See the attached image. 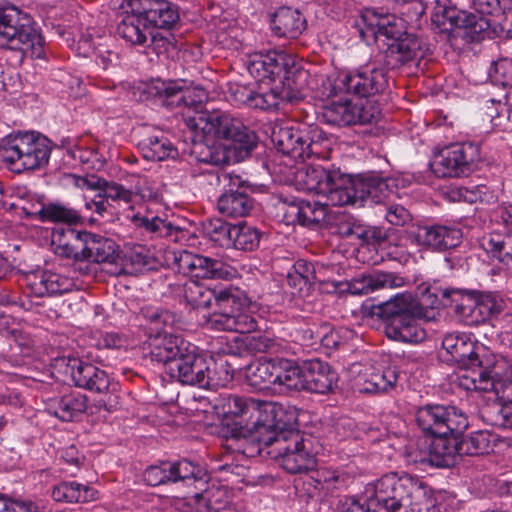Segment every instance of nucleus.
Returning <instances> with one entry per match:
<instances>
[{
    "label": "nucleus",
    "mask_w": 512,
    "mask_h": 512,
    "mask_svg": "<svg viewBox=\"0 0 512 512\" xmlns=\"http://www.w3.org/2000/svg\"><path fill=\"white\" fill-rule=\"evenodd\" d=\"M504 367V361L496 358L494 367L487 369L484 374H479V378L473 377L472 386H467V389L480 392L493 391L505 403L504 405H512V375L503 377Z\"/></svg>",
    "instance_id": "27"
},
{
    "label": "nucleus",
    "mask_w": 512,
    "mask_h": 512,
    "mask_svg": "<svg viewBox=\"0 0 512 512\" xmlns=\"http://www.w3.org/2000/svg\"><path fill=\"white\" fill-rule=\"evenodd\" d=\"M480 160V147L472 142L454 143L439 151L430 164L438 178L469 175Z\"/></svg>",
    "instance_id": "20"
},
{
    "label": "nucleus",
    "mask_w": 512,
    "mask_h": 512,
    "mask_svg": "<svg viewBox=\"0 0 512 512\" xmlns=\"http://www.w3.org/2000/svg\"><path fill=\"white\" fill-rule=\"evenodd\" d=\"M314 277V267L312 263L300 259L296 261L288 271L287 279L291 286H297L303 283L306 285Z\"/></svg>",
    "instance_id": "56"
},
{
    "label": "nucleus",
    "mask_w": 512,
    "mask_h": 512,
    "mask_svg": "<svg viewBox=\"0 0 512 512\" xmlns=\"http://www.w3.org/2000/svg\"><path fill=\"white\" fill-rule=\"evenodd\" d=\"M209 477L207 471L198 463L187 458L175 461H161L147 467L143 473V480L149 486H160L182 482L184 485H194L200 489Z\"/></svg>",
    "instance_id": "18"
},
{
    "label": "nucleus",
    "mask_w": 512,
    "mask_h": 512,
    "mask_svg": "<svg viewBox=\"0 0 512 512\" xmlns=\"http://www.w3.org/2000/svg\"><path fill=\"white\" fill-rule=\"evenodd\" d=\"M212 359L206 358L197 350L187 371L181 380L182 385L196 386L203 389H218L212 378L217 377L215 366H212Z\"/></svg>",
    "instance_id": "35"
},
{
    "label": "nucleus",
    "mask_w": 512,
    "mask_h": 512,
    "mask_svg": "<svg viewBox=\"0 0 512 512\" xmlns=\"http://www.w3.org/2000/svg\"><path fill=\"white\" fill-rule=\"evenodd\" d=\"M127 345V339L117 332L102 333L97 340L95 352L90 351L89 357L91 361L101 365H110L107 358H104L101 353L104 350H120Z\"/></svg>",
    "instance_id": "51"
},
{
    "label": "nucleus",
    "mask_w": 512,
    "mask_h": 512,
    "mask_svg": "<svg viewBox=\"0 0 512 512\" xmlns=\"http://www.w3.org/2000/svg\"><path fill=\"white\" fill-rule=\"evenodd\" d=\"M276 361H255L245 369V381L256 391H264L274 386Z\"/></svg>",
    "instance_id": "40"
},
{
    "label": "nucleus",
    "mask_w": 512,
    "mask_h": 512,
    "mask_svg": "<svg viewBox=\"0 0 512 512\" xmlns=\"http://www.w3.org/2000/svg\"><path fill=\"white\" fill-rule=\"evenodd\" d=\"M198 161L206 164L220 166L228 162V157L222 148L210 146H198Z\"/></svg>",
    "instance_id": "58"
},
{
    "label": "nucleus",
    "mask_w": 512,
    "mask_h": 512,
    "mask_svg": "<svg viewBox=\"0 0 512 512\" xmlns=\"http://www.w3.org/2000/svg\"><path fill=\"white\" fill-rule=\"evenodd\" d=\"M305 183L309 191L324 200L286 197L277 204V217L285 225H300L312 230L330 223L329 206L378 204L393 192L394 180L378 174L352 176L339 168L310 166Z\"/></svg>",
    "instance_id": "2"
},
{
    "label": "nucleus",
    "mask_w": 512,
    "mask_h": 512,
    "mask_svg": "<svg viewBox=\"0 0 512 512\" xmlns=\"http://www.w3.org/2000/svg\"><path fill=\"white\" fill-rule=\"evenodd\" d=\"M244 345L251 353H269L275 350V339L266 334L256 333L245 337Z\"/></svg>",
    "instance_id": "57"
},
{
    "label": "nucleus",
    "mask_w": 512,
    "mask_h": 512,
    "mask_svg": "<svg viewBox=\"0 0 512 512\" xmlns=\"http://www.w3.org/2000/svg\"><path fill=\"white\" fill-rule=\"evenodd\" d=\"M354 27L363 41L377 43L380 51L373 61L341 76L336 85L339 89L360 95L383 93L388 87V70L416 64L429 50L426 40L410 32L408 22L394 13H379L366 8Z\"/></svg>",
    "instance_id": "1"
},
{
    "label": "nucleus",
    "mask_w": 512,
    "mask_h": 512,
    "mask_svg": "<svg viewBox=\"0 0 512 512\" xmlns=\"http://www.w3.org/2000/svg\"><path fill=\"white\" fill-rule=\"evenodd\" d=\"M462 231L455 225H423L418 228L417 241L434 251H446L460 245Z\"/></svg>",
    "instance_id": "28"
},
{
    "label": "nucleus",
    "mask_w": 512,
    "mask_h": 512,
    "mask_svg": "<svg viewBox=\"0 0 512 512\" xmlns=\"http://www.w3.org/2000/svg\"><path fill=\"white\" fill-rule=\"evenodd\" d=\"M303 390L327 394L337 387L338 374L329 363L318 358L302 361Z\"/></svg>",
    "instance_id": "24"
},
{
    "label": "nucleus",
    "mask_w": 512,
    "mask_h": 512,
    "mask_svg": "<svg viewBox=\"0 0 512 512\" xmlns=\"http://www.w3.org/2000/svg\"><path fill=\"white\" fill-rule=\"evenodd\" d=\"M86 231H78L71 227L54 229L52 232V245L55 248L61 247L64 243L72 242L84 237Z\"/></svg>",
    "instance_id": "63"
},
{
    "label": "nucleus",
    "mask_w": 512,
    "mask_h": 512,
    "mask_svg": "<svg viewBox=\"0 0 512 512\" xmlns=\"http://www.w3.org/2000/svg\"><path fill=\"white\" fill-rule=\"evenodd\" d=\"M218 180L223 184V192L217 200L219 213L230 218L248 216L255 204L251 197L254 185L233 171H222Z\"/></svg>",
    "instance_id": "21"
},
{
    "label": "nucleus",
    "mask_w": 512,
    "mask_h": 512,
    "mask_svg": "<svg viewBox=\"0 0 512 512\" xmlns=\"http://www.w3.org/2000/svg\"><path fill=\"white\" fill-rule=\"evenodd\" d=\"M175 263L180 271L200 279L229 280L237 275V270L220 259H215L187 250L175 255Z\"/></svg>",
    "instance_id": "22"
},
{
    "label": "nucleus",
    "mask_w": 512,
    "mask_h": 512,
    "mask_svg": "<svg viewBox=\"0 0 512 512\" xmlns=\"http://www.w3.org/2000/svg\"><path fill=\"white\" fill-rule=\"evenodd\" d=\"M232 231L231 248L245 252L254 251L258 248L261 232L256 227L247 223H239L234 225Z\"/></svg>",
    "instance_id": "48"
},
{
    "label": "nucleus",
    "mask_w": 512,
    "mask_h": 512,
    "mask_svg": "<svg viewBox=\"0 0 512 512\" xmlns=\"http://www.w3.org/2000/svg\"><path fill=\"white\" fill-rule=\"evenodd\" d=\"M138 319L147 335L148 357L152 362L163 365L165 373L180 383L198 347L167 331L173 327L175 315L166 309L144 306Z\"/></svg>",
    "instance_id": "5"
},
{
    "label": "nucleus",
    "mask_w": 512,
    "mask_h": 512,
    "mask_svg": "<svg viewBox=\"0 0 512 512\" xmlns=\"http://www.w3.org/2000/svg\"><path fill=\"white\" fill-rule=\"evenodd\" d=\"M489 78L494 85L503 88L512 87V59L500 58L494 61L489 71Z\"/></svg>",
    "instance_id": "55"
},
{
    "label": "nucleus",
    "mask_w": 512,
    "mask_h": 512,
    "mask_svg": "<svg viewBox=\"0 0 512 512\" xmlns=\"http://www.w3.org/2000/svg\"><path fill=\"white\" fill-rule=\"evenodd\" d=\"M138 148L144 159L153 162L175 159L178 149L162 131H157L141 139Z\"/></svg>",
    "instance_id": "34"
},
{
    "label": "nucleus",
    "mask_w": 512,
    "mask_h": 512,
    "mask_svg": "<svg viewBox=\"0 0 512 512\" xmlns=\"http://www.w3.org/2000/svg\"><path fill=\"white\" fill-rule=\"evenodd\" d=\"M483 246L493 258L506 266H512V233L491 235Z\"/></svg>",
    "instance_id": "49"
},
{
    "label": "nucleus",
    "mask_w": 512,
    "mask_h": 512,
    "mask_svg": "<svg viewBox=\"0 0 512 512\" xmlns=\"http://www.w3.org/2000/svg\"><path fill=\"white\" fill-rule=\"evenodd\" d=\"M464 15L465 11H460L456 7L438 4L431 19L441 31H451L461 28Z\"/></svg>",
    "instance_id": "50"
},
{
    "label": "nucleus",
    "mask_w": 512,
    "mask_h": 512,
    "mask_svg": "<svg viewBox=\"0 0 512 512\" xmlns=\"http://www.w3.org/2000/svg\"><path fill=\"white\" fill-rule=\"evenodd\" d=\"M26 280L27 291L25 293L27 297L41 298L64 294L71 291L75 286L72 278L49 270L32 273L27 276Z\"/></svg>",
    "instance_id": "26"
},
{
    "label": "nucleus",
    "mask_w": 512,
    "mask_h": 512,
    "mask_svg": "<svg viewBox=\"0 0 512 512\" xmlns=\"http://www.w3.org/2000/svg\"><path fill=\"white\" fill-rule=\"evenodd\" d=\"M492 20L481 14L466 13L463 17L461 28L465 30V35L471 41H481L486 35H489V29Z\"/></svg>",
    "instance_id": "52"
},
{
    "label": "nucleus",
    "mask_w": 512,
    "mask_h": 512,
    "mask_svg": "<svg viewBox=\"0 0 512 512\" xmlns=\"http://www.w3.org/2000/svg\"><path fill=\"white\" fill-rule=\"evenodd\" d=\"M367 495L385 512H440L428 485L407 473L383 475L367 485Z\"/></svg>",
    "instance_id": "10"
},
{
    "label": "nucleus",
    "mask_w": 512,
    "mask_h": 512,
    "mask_svg": "<svg viewBox=\"0 0 512 512\" xmlns=\"http://www.w3.org/2000/svg\"><path fill=\"white\" fill-rule=\"evenodd\" d=\"M329 224L331 225L332 233L343 238L366 241L369 237L368 229L349 214H339Z\"/></svg>",
    "instance_id": "47"
},
{
    "label": "nucleus",
    "mask_w": 512,
    "mask_h": 512,
    "mask_svg": "<svg viewBox=\"0 0 512 512\" xmlns=\"http://www.w3.org/2000/svg\"><path fill=\"white\" fill-rule=\"evenodd\" d=\"M75 151V158L68 163L72 167L80 166L84 170L101 171L107 163L104 147L99 144L84 146L80 143Z\"/></svg>",
    "instance_id": "45"
},
{
    "label": "nucleus",
    "mask_w": 512,
    "mask_h": 512,
    "mask_svg": "<svg viewBox=\"0 0 512 512\" xmlns=\"http://www.w3.org/2000/svg\"><path fill=\"white\" fill-rule=\"evenodd\" d=\"M415 422L425 437L462 434L469 426L467 415L455 406L427 404L415 412Z\"/></svg>",
    "instance_id": "19"
},
{
    "label": "nucleus",
    "mask_w": 512,
    "mask_h": 512,
    "mask_svg": "<svg viewBox=\"0 0 512 512\" xmlns=\"http://www.w3.org/2000/svg\"><path fill=\"white\" fill-rule=\"evenodd\" d=\"M90 360V357L83 359L69 356L62 358L60 362L65 366V374L69 375L76 387L108 395L107 400L99 401V406L106 411H113L118 405L119 383Z\"/></svg>",
    "instance_id": "17"
},
{
    "label": "nucleus",
    "mask_w": 512,
    "mask_h": 512,
    "mask_svg": "<svg viewBox=\"0 0 512 512\" xmlns=\"http://www.w3.org/2000/svg\"><path fill=\"white\" fill-rule=\"evenodd\" d=\"M223 420L218 435L226 440L242 442L244 454L255 446L280 417L285 416L282 405L275 402L258 401L238 395H228L222 404Z\"/></svg>",
    "instance_id": "6"
},
{
    "label": "nucleus",
    "mask_w": 512,
    "mask_h": 512,
    "mask_svg": "<svg viewBox=\"0 0 512 512\" xmlns=\"http://www.w3.org/2000/svg\"><path fill=\"white\" fill-rule=\"evenodd\" d=\"M128 7L141 15L149 30H170L180 20L178 7L168 0H129Z\"/></svg>",
    "instance_id": "23"
},
{
    "label": "nucleus",
    "mask_w": 512,
    "mask_h": 512,
    "mask_svg": "<svg viewBox=\"0 0 512 512\" xmlns=\"http://www.w3.org/2000/svg\"><path fill=\"white\" fill-rule=\"evenodd\" d=\"M117 257L118 246L114 240L86 231L82 261L114 263Z\"/></svg>",
    "instance_id": "33"
},
{
    "label": "nucleus",
    "mask_w": 512,
    "mask_h": 512,
    "mask_svg": "<svg viewBox=\"0 0 512 512\" xmlns=\"http://www.w3.org/2000/svg\"><path fill=\"white\" fill-rule=\"evenodd\" d=\"M307 27L303 14L298 9L279 7L271 18V29L278 37L296 39Z\"/></svg>",
    "instance_id": "31"
},
{
    "label": "nucleus",
    "mask_w": 512,
    "mask_h": 512,
    "mask_svg": "<svg viewBox=\"0 0 512 512\" xmlns=\"http://www.w3.org/2000/svg\"><path fill=\"white\" fill-rule=\"evenodd\" d=\"M26 213L28 214V212ZM29 215L41 222L66 223L68 225L77 224L81 219L77 210L58 202L43 204L39 210L29 212Z\"/></svg>",
    "instance_id": "43"
},
{
    "label": "nucleus",
    "mask_w": 512,
    "mask_h": 512,
    "mask_svg": "<svg viewBox=\"0 0 512 512\" xmlns=\"http://www.w3.org/2000/svg\"><path fill=\"white\" fill-rule=\"evenodd\" d=\"M417 293L424 295L425 303L433 311L447 308L457 322L466 326L483 324L501 311L490 293L450 287L437 280L423 282L417 287Z\"/></svg>",
    "instance_id": "8"
},
{
    "label": "nucleus",
    "mask_w": 512,
    "mask_h": 512,
    "mask_svg": "<svg viewBox=\"0 0 512 512\" xmlns=\"http://www.w3.org/2000/svg\"><path fill=\"white\" fill-rule=\"evenodd\" d=\"M143 94L167 108L190 107L195 102L192 92L183 89L177 81L153 80L145 85Z\"/></svg>",
    "instance_id": "25"
},
{
    "label": "nucleus",
    "mask_w": 512,
    "mask_h": 512,
    "mask_svg": "<svg viewBox=\"0 0 512 512\" xmlns=\"http://www.w3.org/2000/svg\"><path fill=\"white\" fill-rule=\"evenodd\" d=\"M327 139L317 125L305 123L284 124L273 129L272 141L276 149L295 161H306L324 154Z\"/></svg>",
    "instance_id": "16"
},
{
    "label": "nucleus",
    "mask_w": 512,
    "mask_h": 512,
    "mask_svg": "<svg viewBox=\"0 0 512 512\" xmlns=\"http://www.w3.org/2000/svg\"><path fill=\"white\" fill-rule=\"evenodd\" d=\"M212 366H215L217 377L212 378L211 381L219 385V387H225L232 382L234 378V368L227 360L219 359L212 361Z\"/></svg>",
    "instance_id": "62"
},
{
    "label": "nucleus",
    "mask_w": 512,
    "mask_h": 512,
    "mask_svg": "<svg viewBox=\"0 0 512 512\" xmlns=\"http://www.w3.org/2000/svg\"><path fill=\"white\" fill-rule=\"evenodd\" d=\"M27 170L45 167L50 159L52 148L50 141L43 136L27 132Z\"/></svg>",
    "instance_id": "44"
},
{
    "label": "nucleus",
    "mask_w": 512,
    "mask_h": 512,
    "mask_svg": "<svg viewBox=\"0 0 512 512\" xmlns=\"http://www.w3.org/2000/svg\"><path fill=\"white\" fill-rule=\"evenodd\" d=\"M418 295L419 299L411 293H398L373 308V314L383 322L388 339L405 344H419L426 339L420 321L434 320L436 312L425 303L423 294Z\"/></svg>",
    "instance_id": "9"
},
{
    "label": "nucleus",
    "mask_w": 512,
    "mask_h": 512,
    "mask_svg": "<svg viewBox=\"0 0 512 512\" xmlns=\"http://www.w3.org/2000/svg\"><path fill=\"white\" fill-rule=\"evenodd\" d=\"M383 212L387 222L394 226H404L411 220L410 212L400 204L385 206Z\"/></svg>",
    "instance_id": "59"
},
{
    "label": "nucleus",
    "mask_w": 512,
    "mask_h": 512,
    "mask_svg": "<svg viewBox=\"0 0 512 512\" xmlns=\"http://www.w3.org/2000/svg\"><path fill=\"white\" fill-rule=\"evenodd\" d=\"M27 132L11 133L1 140L0 157L11 170H27Z\"/></svg>",
    "instance_id": "32"
},
{
    "label": "nucleus",
    "mask_w": 512,
    "mask_h": 512,
    "mask_svg": "<svg viewBox=\"0 0 512 512\" xmlns=\"http://www.w3.org/2000/svg\"><path fill=\"white\" fill-rule=\"evenodd\" d=\"M348 73H340L331 84V91L328 96H337L339 94H351L357 96L358 99H345L344 101H331L322 107L320 119L322 122L338 127H346L352 125H365L376 122L381 116L379 106L370 99L369 95H360L353 91L339 89L336 87L337 81L343 75Z\"/></svg>",
    "instance_id": "13"
},
{
    "label": "nucleus",
    "mask_w": 512,
    "mask_h": 512,
    "mask_svg": "<svg viewBox=\"0 0 512 512\" xmlns=\"http://www.w3.org/2000/svg\"><path fill=\"white\" fill-rule=\"evenodd\" d=\"M131 190L132 201L139 196L143 201L150 203L143 213L138 212L131 219L142 235L151 239L168 238L173 242H179L185 236L184 229L173 225L165 213L159 214L152 209L151 205L159 202L161 194L148 177L137 176Z\"/></svg>",
    "instance_id": "15"
},
{
    "label": "nucleus",
    "mask_w": 512,
    "mask_h": 512,
    "mask_svg": "<svg viewBox=\"0 0 512 512\" xmlns=\"http://www.w3.org/2000/svg\"><path fill=\"white\" fill-rule=\"evenodd\" d=\"M87 409V396L80 392H71L55 399L49 410L62 421H73Z\"/></svg>",
    "instance_id": "36"
},
{
    "label": "nucleus",
    "mask_w": 512,
    "mask_h": 512,
    "mask_svg": "<svg viewBox=\"0 0 512 512\" xmlns=\"http://www.w3.org/2000/svg\"><path fill=\"white\" fill-rule=\"evenodd\" d=\"M430 449L425 447V440L418 444V447L409 449L406 453L407 462L417 465L420 469L431 467Z\"/></svg>",
    "instance_id": "60"
},
{
    "label": "nucleus",
    "mask_w": 512,
    "mask_h": 512,
    "mask_svg": "<svg viewBox=\"0 0 512 512\" xmlns=\"http://www.w3.org/2000/svg\"><path fill=\"white\" fill-rule=\"evenodd\" d=\"M246 67L249 74L261 82L257 90L242 88V102L247 107L275 111L300 98V80L306 76V71L295 55L283 50L255 53L249 57Z\"/></svg>",
    "instance_id": "3"
},
{
    "label": "nucleus",
    "mask_w": 512,
    "mask_h": 512,
    "mask_svg": "<svg viewBox=\"0 0 512 512\" xmlns=\"http://www.w3.org/2000/svg\"><path fill=\"white\" fill-rule=\"evenodd\" d=\"M276 425L269 428L255 446L246 450V455L266 453L279 461L290 474L307 473L316 467L318 441L310 434L301 433L292 423V415L285 412Z\"/></svg>",
    "instance_id": "7"
},
{
    "label": "nucleus",
    "mask_w": 512,
    "mask_h": 512,
    "mask_svg": "<svg viewBox=\"0 0 512 512\" xmlns=\"http://www.w3.org/2000/svg\"><path fill=\"white\" fill-rule=\"evenodd\" d=\"M461 435L449 433L425 438V447L430 449L431 467L449 468L457 463L460 458L458 438Z\"/></svg>",
    "instance_id": "29"
},
{
    "label": "nucleus",
    "mask_w": 512,
    "mask_h": 512,
    "mask_svg": "<svg viewBox=\"0 0 512 512\" xmlns=\"http://www.w3.org/2000/svg\"><path fill=\"white\" fill-rule=\"evenodd\" d=\"M67 179L78 188L101 191L108 201H122L125 204L132 203L131 188H126L115 181H108L94 174L86 176L68 174Z\"/></svg>",
    "instance_id": "30"
},
{
    "label": "nucleus",
    "mask_w": 512,
    "mask_h": 512,
    "mask_svg": "<svg viewBox=\"0 0 512 512\" xmlns=\"http://www.w3.org/2000/svg\"><path fill=\"white\" fill-rule=\"evenodd\" d=\"M495 435L489 431L479 430L458 438V449L462 456H480L489 454L495 446Z\"/></svg>",
    "instance_id": "37"
},
{
    "label": "nucleus",
    "mask_w": 512,
    "mask_h": 512,
    "mask_svg": "<svg viewBox=\"0 0 512 512\" xmlns=\"http://www.w3.org/2000/svg\"><path fill=\"white\" fill-rule=\"evenodd\" d=\"M184 297L193 308H208L215 301L216 310L204 316L207 329L250 334L258 328V304L236 286L211 289L191 281L184 286Z\"/></svg>",
    "instance_id": "4"
},
{
    "label": "nucleus",
    "mask_w": 512,
    "mask_h": 512,
    "mask_svg": "<svg viewBox=\"0 0 512 512\" xmlns=\"http://www.w3.org/2000/svg\"><path fill=\"white\" fill-rule=\"evenodd\" d=\"M234 225L220 218H211L202 222L203 237L215 247L231 248Z\"/></svg>",
    "instance_id": "46"
},
{
    "label": "nucleus",
    "mask_w": 512,
    "mask_h": 512,
    "mask_svg": "<svg viewBox=\"0 0 512 512\" xmlns=\"http://www.w3.org/2000/svg\"><path fill=\"white\" fill-rule=\"evenodd\" d=\"M342 512H385L384 509L372 505V497L367 495V487L364 491L363 502L356 499L346 501L343 506Z\"/></svg>",
    "instance_id": "61"
},
{
    "label": "nucleus",
    "mask_w": 512,
    "mask_h": 512,
    "mask_svg": "<svg viewBox=\"0 0 512 512\" xmlns=\"http://www.w3.org/2000/svg\"><path fill=\"white\" fill-rule=\"evenodd\" d=\"M400 278L395 277L392 273L376 272L370 275L367 279V287L371 290H376L384 287H396L398 286L397 281Z\"/></svg>",
    "instance_id": "64"
},
{
    "label": "nucleus",
    "mask_w": 512,
    "mask_h": 512,
    "mask_svg": "<svg viewBox=\"0 0 512 512\" xmlns=\"http://www.w3.org/2000/svg\"><path fill=\"white\" fill-rule=\"evenodd\" d=\"M93 494V489L76 481H62L51 490L52 499L63 503H84L93 499Z\"/></svg>",
    "instance_id": "42"
},
{
    "label": "nucleus",
    "mask_w": 512,
    "mask_h": 512,
    "mask_svg": "<svg viewBox=\"0 0 512 512\" xmlns=\"http://www.w3.org/2000/svg\"><path fill=\"white\" fill-rule=\"evenodd\" d=\"M442 348L447 353V361L456 364L460 369L470 372L463 378L469 383L463 385L472 386L473 377L479 378L487 369H492L496 364L497 356L483 344H479L470 333L451 332L444 335Z\"/></svg>",
    "instance_id": "14"
},
{
    "label": "nucleus",
    "mask_w": 512,
    "mask_h": 512,
    "mask_svg": "<svg viewBox=\"0 0 512 512\" xmlns=\"http://www.w3.org/2000/svg\"><path fill=\"white\" fill-rule=\"evenodd\" d=\"M189 126L232 148L237 161L247 158L258 143L256 133L241 118L223 111H197Z\"/></svg>",
    "instance_id": "11"
},
{
    "label": "nucleus",
    "mask_w": 512,
    "mask_h": 512,
    "mask_svg": "<svg viewBox=\"0 0 512 512\" xmlns=\"http://www.w3.org/2000/svg\"><path fill=\"white\" fill-rule=\"evenodd\" d=\"M197 502L206 507L208 512H220L229 504L228 492L225 488L211 487L203 494H195Z\"/></svg>",
    "instance_id": "54"
},
{
    "label": "nucleus",
    "mask_w": 512,
    "mask_h": 512,
    "mask_svg": "<svg viewBox=\"0 0 512 512\" xmlns=\"http://www.w3.org/2000/svg\"><path fill=\"white\" fill-rule=\"evenodd\" d=\"M116 33L132 45H145L150 30L144 27V20L141 15L130 9V11H126V14L118 23Z\"/></svg>",
    "instance_id": "39"
},
{
    "label": "nucleus",
    "mask_w": 512,
    "mask_h": 512,
    "mask_svg": "<svg viewBox=\"0 0 512 512\" xmlns=\"http://www.w3.org/2000/svg\"><path fill=\"white\" fill-rule=\"evenodd\" d=\"M0 46L30 53L35 58L44 56V38L36 23L15 6L0 4Z\"/></svg>",
    "instance_id": "12"
},
{
    "label": "nucleus",
    "mask_w": 512,
    "mask_h": 512,
    "mask_svg": "<svg viewBox=\"0 0 512 512\" xmlns=\"http://www.w3.org/2000/svg\"><path fill=\"white\" fill-rule=\"evenodd\" d=\"M473 7L478 14L494 18L500 24L512 7V0H473Z\"/></svg>",
    "instance_id": "53"
},
{
    "label": "nucleus",
    "mask_w": 512,
    "mask_h": 512,
    "mask_svg": "<svg viewBox=\"0 0 512 512\" xmlns=\"http://www.w3.org/2000/svg\"><path fill=\"white\" fill-rule=\"evenodd\" d=\"M274 375V385H278L281 390H303L302 362L298 364L293 361L280 359L275 362Z\"/></svg>",
    "instance_id": "41"
},
{
    "label": "nucleus",
    "mask_w": 512,
    "mask_h": 512,
    "mask_svg": "<svg viewBox=\"0 0 512 512\" xmlns=\"http://www.w3.org/2000/svg\"><path fill=\"white\" fill-rule=\"evenodd\" d=\"M399 373L396 367L375 369L366 375L359 392L367 394L387 393L395 389Z\"/></svg>",
    "instance_id": "38"
}]
</instances>
